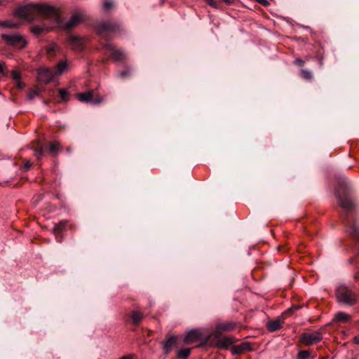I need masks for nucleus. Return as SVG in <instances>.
I'll return each mask as SVG.
<instances>
[{
	"mask_svg": "<svg viewBox=\"0 0 359 359\" xmlns=\"http://www.w3.org/2000/svg\"><path fill=\"white\" fill-rule=\"evenodd\" d=\"M13 15L27 22H32L39 17L52 20L55 24L64 29H71L80 23L84 18L81 12L74 13L70 19L64 22L58 11L53 6L40 4H29L20 6L14 11Z\"/></svg>",
	"mask_w": 359,
	"mask_h": 359,
	"instance_id": "f257e3e1",
	"label": "nucleus"
},
{
	"mask_svg": "<svg viewBox=\"0 0 359 359\" xmlns=\"http://www.w3.org/2000/svg\"><path fill=\"white\" fill-rule=\"evenodd\" d=\"M335 196L339 204L345 211L344 223L346 226V231L359 241V225L355 221L352 222L348 217V214L355 210V204L351 198L349 190L345 182H343L342 184L337 189Z\"/></svg>",
	"mask_w": 359,
	"mask_h": 359,
	"instance_id": "f03ea898",
	"label": "nucleus"
},
{
	"mask_svg": "<svg viewBox=\"0 0 359 359\" xmlns=\"http://www.w3.org/2000/svg\"><path fill=\"white\" fill-rule=\"evenodd\" d=\"M336 295L339 302L346 304H353L357 300V295L344 285L337 288Z\"/></svg>",
	"mask_w": 359,
	"mask_h": 359,
	"instance_id": "7ed1b4c3",
	"label": "nucleus"
},
{
	"mask_svg": "<svg viewBox=\"0 0 359 359\" xmlns=\"http://www.w3.org/2000/svg\"><path fill=\"white\" fill-rule=\"evenodd\" d=\"M1 38L8 46L20 49L25 48L27 43L25 37L19 34H3Z\"/></svg>",
	"mask_w": 359,
	"mask_h": 359,
	"instance_id": "20e7f679",
	"label": "nucleus"
},
{
	"mask_svg": "<svg viewBox=\"0 0 359 359\" xmlns=\"http://www.w3.org/2000/svg\"><path fill=\"white\" fill-rule=\"evenodd\" d=\"M323 339L322 333L320 331H316L311 333L305 332L300 337V340L306 346H311L313 344L320 342Z\"/></svg>",
	"mask_w": 359,
	"mask_h": 359,
	"instance_id": "39448f33",
	"label": "nucleus"
},
{
	"mask_svg": "<svg viewBox=\"0 0 359 359\" xmlns=\"http://www.w3.org/2000/svg\"><path fill=\"white\" fill-rule=\"evenodd\" d=\"M55 74L53 71L47 68H39L37 70V79L39 82L43 83H50Z\"/></svg>",
	"mask_w": 359,
	"mask_h": 359,
	"instance_id": "423d86ee",
	"label": "nucleus"
},
{
	"mask_svg": "<svg viewBox=\"0 0 359 359\" xmlns=\"http://www.w3.org/2000/svg\"><path fill=\"white\" fill-rule=\"evenodd\" d=\"M118 28V24L113 21L102 22L97 26L98 32L102 36H104L106 32H115Z\"/></svg>",
	"mask_w": 359,
	"mask_h": 359,
	"instance_id": "0eeeda50",
	"label": "nucleus"
},
{
	"mask_svg": "<svg viewBox=\"0 0 359 359\" xmlns=\"http://www.w3.org/2000/svg\"><path fill=\"white\" fill-rule=\"evenodd\" d=\"M216 341V346L219 348H228L233 344V339L229 337H219V334H212Z\"/></svg>",
	"mask_w": 359,
	"mask_h": 359,
	"instance_id": "6e6552de",
	"label": "nucleus"
},
{
	"mask_svg": "<svg viewBox=\"0 0 359 359\" xmlns=\"http://www.w3.org/2000/svg\"><path fill=\"white\" fill-rule=\"evenodd\" d=\"M236 327V324L232 322H226L217 323L215 326V329L212 334H220L224 332H229L233 330Z\"/></svg>",
	"mask_w": 359,
	"mask_h": 359,
	"instance_id": "1a4fd4ad",
	"label": "nucleus"
},
{
	"mask_svg": "<svg viewBox=\"0 0 359 359\" xmlns=\"http://www.w3.org/2000/svg\"><path fill=\"white\" fill-rule=\"evenodd\" d=\"M105 47L111 52V57L114 60L118 62L124 59L125 53L122 50L116 49L111 43L106 44Z\"/></svg>",
	"mask_w": 359,
	"mask_h": 359,
	"instance_id": "9d476101",
	"label": "nucleus"
},
{
	"mask_svg": "<svg viewBox=\"0 0 359 359\" xmlns=\"http://www.w3.org/2000/svg\"><path fill=\"white\" fill-rule=\"evenodd\" d=\"M201 336L202 334L198 330H191L187 333L184 341L186 344H192L198 341Z\"/></svg>",
	"mask_w": 359,
	"mask_h": 359,
	"instance_id": "9b49d317",
	"label": "nucleus"
},
{
	"mask_svg": "<svg viewBox=\"0 0 359 359\" xmlns=\"http://www.w3.org/2000/svg\"><path fill=\"white\" fill-rule=\"evenodd\" d=\"M68 41L74 51H81L83 48V42L81 39L76 36H69Z\"/></svg>",
	"mask_w": 359,
	"mask_h": 359,
	"instance_id": "f8f14e48",
	"label": "nucleus"
},
{
	"mask_svg": "<svg viewBox=\"0 0 359 359\" xmlns=\"http://www.w3.org/2000/svg\"><path fill=\"white\" fill-rule=\"evenodd\" d=\"M177 337L176 336H166V339L163 344V348L166 354L170 353L172 349L176 346Z\"/></svg>",
	"mask_w": 359,
	"mask_h": 359,
	"instance_id": "ddd939ff",
	"label": "nucleus"
},
{
	"mask_svg": "<svg viewBox=\"0 0 359 359\" xmlns=\"http://www.w3.org/2000/svg\"><path fill=\"white\" fill-rule=\"evenodd\" d=\"M67 222L66 220L60 221L59 223L56 224L53 229V233L55 236V238L57 242L60 243L62 241V236L61 233L62 231L65 229Z\"/></svg>",
	"mask_w": 359,
	"mask_h": 359,
	"instance_id": "4468645a",
	"label": "nucleus"
},
{
	"mask_svg": "<svg viewBox=\"0 0 359 359\" xmlns=\"http://www.w3.org/2000/svg\"><path fill=\"white\" fill-rule=\"evenodd\" d=\"M78 99L82 102H91L93 104H98L100 102V100L93 99V92L88 91L86 93H82L77 95Z\"/></svg>",
	"mask_w": 359,
	"mask_h": 359,
	"instance_id": "2eb2a0df",
	"label": "nucleus"
},
{
	"mask_svg": "<svg viewBox=\"0 0 359 359\" xmlns=\"http://www.w3.org/2000/svg\"><path fill=\"white\" fill-rule=\"evenodd\" d=\"M251 344L248 341H244L241 344L234 346L232 348V353L233 354H241L245 351L251 350Z\"/></svg>",
	"mask_w": 359,
	"mask_h": 359,
	"instance_id": "dca6fc26",
	"label": "nucleus"
},
{
	"mask_svg": "<svg viewBox=\"0 0 359 359\" xmlns=\"http://www.w3.org/2000/svg\"><path fill=\"white\" fill-rule=\"evenodd\" d=\"M61 50L60 47L55 43L52 42L46 47V55L49 57H54Z\"/></svg>",
	"mask_w": 359,
	"mask_h": 359,
	"instance_id": "f3484780",
	"label": "nucleus"
},
{
	"mask_svg": "<svg viewBox=\"0 0 359 359\" xmlns=\"http://www.w3.org/2000/svg\"><path fill=\"white\" fill-rule=\"evenodd\" d=\"M266 327L270 332H276L281 327V320L280 319H276L269 320L266 323Z\"/></svg>",
	"mask_w": 359,
	"mask_h": 359,
	"instance_id": "a211bd4d",
	"label": "nucleus"
},
{
	"mask_svg": "<svg viewBox=\"0 0 359 359\" xmlns=\"http://www.w3.org/2000/svg\"><path fill=\"white\" fill-rule=\"evenodd\" d=\"M133 324L137 325L142 320L144 316L138 311H133L130 314Z\"/></svg>",
	"mask_w": 359,
	"mask_h": 359,
	"instance_id": "6ab92c4d",
	"label": "nucleus"
},
{
	"mask_svg": "<svg viewBox=\"0 0 359 359\" xmlns=\"http://www.w3.org/2000/svg\"><path fill=\"white\" fill-rule=\"evenodd\" d=\"M67 67L65 61H60L55 68L53 69L55 76H58L62 74Z\"/></svg>",
	"mask_w": 359,
	"mask_h": 359,
	"instance_id": "aec40b11",
	"label": "nucleus"
},
{
	"mask_svg": "<svg viewBox=\"0 0 359 359\" xmlns=\"http://www.w3.org/2000/svg\"><path fill=\"white\" fill-rule=\"evenodd\" d=\"M46 149V146H43L42 144H41L40 142H38L36 143V146L33 147L34 156L37 158H39L41 156H43Z\"/></svg>",
	"mask_w": 359,
	"mask_h": 359,
	"instance_id": "412c9836",
	"label": "nucleus"
},
{
	"mask_svg": "<svg viewBox=\"0 0 359 359\" xmlns=\"http://www.w3.org/2000/svg\"><path fill=\"white\" fill-rule=\"evenodd\" d=\"M350 319V315L341 311L337 313L334 316V320L338 322L346 323L348 322Z\"/></svg>",
	"mask_w": 359,
	"mask_h": 359,
	"instance_id": "4be33fe9",
	"label": "nucleus"
},
{
	"mask_svg": "<svg viewBox=\"0 0 359 359\" xmlns=\"http://www.w3.org/2000/svg\"><path fill=\"white\" fill-rule=\"evenodd\" d=\"M191 353V348H183L180 349L177 351V358L178 359H186Z\"/></svg>",
	"mask_w": 359,
	"mask_h": 359,
	"instance_id": "5701e85b",
	"label": "nucleus"
},
{
	"mask_svg": "<svg viewBox=\"0 0 359 359\" xmlns=\"http://www.w3.org/2000/svg\"><path fill=\"white\" fill-rule=\"evenodd\" d=\"M20 25L18 22H14L11 21H0V27H8V28H16Z\"/></svg>",
	"mask_w": 359,
	"mask_h": 359,
	"instance_id": "b1692460",
	"label": "nucleus"
},
{
	"mask_svg": "<svg viewBox=\"0 0 359 359\" xmlns=\"http://www.w3.org/2000/svg\"><path fill=\"white\" fill-rule=\"evenodd\" d=\"M302 76L306 80H311L313 78L312 72L309 69H302L301 70Z\"/></svg>",
	"mask_w": 359,
	"mask_h": 359,
	"instance_id": "393cba45",
	"label": "nucleus"
},
{
	"mask_svg": "<svg viewBox=\"0 0 359 359\" xmlns=\"http://www.w3.org/2000/svg\"><path fill=\"white\" fill-rule=\"evenodd\" d=\"M59 95L62 101H67L69 100V93L66 89L61 88L59 90Z\"/></svg>",
	"mask_w": 359,
	"mask_h": 359,
	"instance_id": "a878e982",
	"label": "nucleus"
},
{
	"mask_svg": "<svg viewBox=\"0 0 359 359\" xmlns=\"http://www.w3.org/2000/svg\"><path fill=\"white\" fill-rule=\"evenodd\" d=\"M50 152L55 154L59 150V144L57 142H53L49 146Z\"/></svg>",
	"mask_w": 359,
	"mask_h": 359,
	"instance_id": "bb28decb",
	"label": "nucleus"
},
{
	"mask_svg": "<svg viewBox=\"0 0 359 359\" xmlns=\"http://www.w3.org/2000/svg\"><path fill=\"white\" fill-rule=\"evenodd\" d=\"M310 353L308 351H301L297 355V359H309Z\"/></svg>",
	"mask_w": 359,
	"mask_h": 359,
	"instance_id": "cd10ccee",
	"label": "nucleus"
},
{
	"mask_svg": "<svg viewBox=\"0 0 359 359\" xmlns=\"http://www.w3.org/2000/svg\"><path fill=\"white\" fill-rule=\"evenodd\" d=\"M44 29H45L44 27L39 26V25H35V26L32 27V28H31L32 32L36 35L40 34Z\"/></svg>",
	"mask_w": 359,
	"mask_h": 359,
	"instance_id": "c85d7f7f",
	"label": "nucleus"
},
{
	"mask_svg": "<svg viewBox=\"0 0 359 359\" xmlns=\"http://www.w3.org/2000/svg\"><path fill=\"white\" fill-rule=\"evenodd\" d=\"M40 92L38 89H31L28 93V97L30 100H33L34 97L39 96Z\"/></svg>",
	"mask_w": 359,
	"mask_h": 359,
	"instance_id": "c756f323",
	"label": "nucleus"
},
{
	"mask_svg": "<svg viewBox=\"0 0 359 359\" xmlns=\"http://www.w3.org/2000/svg\"><path fill=\"white\" fill-rule=\"evenodd\" d=\"M11 74L12 79L15 81H17V80L21 79V74H20V73L18 71L15 70V69L13 70L11 72Z\"/></svg>",
	"mask_w": 359,
	"mask_h": 359,
	"instance_id": "7c9ffc66",
	"label": "nucleus"
},
{
	"mask_svg": "<svg viewBox=\"0 0 359 359\" xmlns=\"http://www.w3.org/2000/svg\"><path fill=\"white\" fill-rule=\"evenodd\" d=\"M131 75V71L130 69L123 70L119 73V76L121 78H126Z\"/></svg>",
	"mask_w": 359,
	"mask_h": 359,
	"instance_id": "2f4dec72",
	"label": "nucleus"
},
{
	"mask_svg": "<svg viewBox=\"0 0 359 359\" xmlns=\"http://www.w3.org/2000/svg\"><path fill=\"white\" fill-rule=\"evenodd\" d=\"M15 85L18 89H22L25 84L22 82L21 79L15 81Z\"/></svg>",
	"mask_w": 359,
	"mask_h": 359,
	"instance_id": "473e14b6",
	"label": "nucleus"
},
{
	"mask_svg": "<svg viewBox=\"0 0 359 359\" xmlns=\"http://www.w3.org/2000/svg\"><path fill=\"white\" fill-rule=\"evenodd\" d=\"M32 166V163L29 161H26L24 165H23V170L27 171Z\"/></svg>",
	"mask_w": 359,
	"mask_h": 359,
	"instance_id": "72a5a7b5",
	"label": "nucleus"
},
{
	"mask_svg": "<svg viewBox=\"0 0 359 359\" xmlns=\"http://www.w3.org/2000/svg\"><path fill=\"white\" fill-rule=\"evenodd\" d=\"M294 63L299 67H303L304 65V61L300 58H297Z\"/></svg>",
	"mask_w": 359,
	"mask_h": 359,
	"instance_id": "f704fd0d",
	"label": "nucleus"
},
{
	"mask_svg": "<svg viewBox=\"0 0 359 359\" xmlns=\"http://www.w3.org/2000/svg\"><path fill=\"white\" fill-rule=\"evenodd\" d=\"M205 1L207 2V4L208 5H210V6H212L213 8H217L218 7L217 4L215 2V0H205Z\"/></svg>",
	"mask_w": 359,
	"mask_h": 359,
	"instance_id": "c9c22d12",
	"label": "nucleus"
},
{
	"mask_svg": "<svg viewBox=\"0 0 359 359\" xmlns=\"http://www.w3.org/2000/svg\"><path fill=\"white\" fill-rule=\"evenodd\" d=\"M112 2L111 1H106L103 4V7L105 10H109L112 6Z\"/></svg>",
	"mask_w": 359,
	"mask_h": 359,
	"instance_id": "e433bc0d",
	"label": "nucleus"
},
{
	"mask_svg": "<svg viewBox=\"0 0 359 359\" xmlns=\"http://www.w3.org/2000/svg\"><path fill=\"white\" fill-rule=\"evenodd\" d=\"M255 1L265 6L269 4V3L267 0H255Z\"/></svg>",
	"mask_w": 359,
	"mask_h": 359,
	"instance_id": "4c0bfd02",
	"label": "nucleus"
},
{
	"mask_svg": "<svg viewBox=\"0 0 359 359\" xmlns=\"http://www.w3.org/2000/svg\"><path fill=\"white\" fill-rule=\"evenodd\" d=\"M353 341L356 344H359V336H356L353 338Z\"/></svg>",
	"mask_w": 359,
	"mask_h": 359,
	"instance_id": "58836bf2",
	"label": "nucleus"
},
{
	"mask_svg": "<svg viewBox=\"0 0 359 359\" xmlns=\"http://www.w3.org/2000/svg\"><path fill=\"white\" fill-rule=\"evenodd\" d=\"M8 2V0H0V6L6 5Z\"/></svg>",
	"mask_w": 359,
	"mask_h": 359,
	"instance_id": "ea45409f",
	"label": "nucleus"
},
{
	"mask_svg": "<svg viewBox=\"0 0 359 359\" xmlns=\"http://www.w3.org/2000/svg\"><path fill=\"white\" fill-rule=\"evenodd\" d=\"M5 65V63L4 62H0V72H3V68H4V66Z\"/></svg>",
	"mask_w": 359,
	"mask_h": 359,
	"instance_id": "a19ab883",
	"label": "nucleus"
},
{
	"mask_svg": "<svg viewBox=\"0 0 359 359\" xmlns=\"http://www.w3.org/2000/svg\"><path fill=\"white\" fill-rule=\"evenodd\" d=\"M222 1L226 2L227 4H231L234 1V0H222Z\"/></svg>",
	"mask_w": 359,
	"mask_h": 359,
	"instance_id": "79ce46f5",
	"label": "nucleus"
},
{
	"mask_svg": "<svg viewBox=\"0 0 359 359\" xmlns=\"http://www.w3.org/2000/svg\"><path fill=\"white\" fill-rule=\"evenodd\" d=\"M120 359H131V358L130 356L126 355L121 358Z\"/></svg>",
	"mask_w": 359,
	"mask_h": 359,
	"instance_id": "37998d69",
	"label": "nucleus"
},
{
	"mask_svg": "<svg viewBox=\"0 0 359 359\" xmlns=\"http://www.w3.org/2000/svg\"><path fill=\"white\" fill-rule=\"evenodd\" d=\"M297 308H298L297 306H292L291 308H290V309H288V311H291V310H292V309H297Z\"/></svg>",
	"mask_w": 359,
	"mask_h": 359,
	"instance_id": "c03bdc74",
	"label": "nucleus"
}]
</instances>
